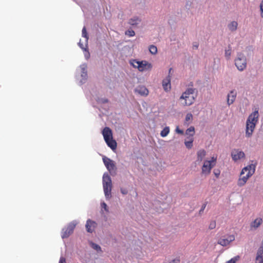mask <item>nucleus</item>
<instances>
[{"label":"nucleus","mask_w":263,"mask_h":263,"mask_svg":"<svg viewBox=\"0 0 263 263\" xmlns=\"http://www.w3.org/2000/svg\"><path fill=\"white\" fill-rule=\"evenodd\" d=\"M59 263H66V259L64 257H61Z\"/></svg>","instance_id":"nucleus-40"},{"label":"nucleus","mask_w":263,"mask_h":263,"mask_svg":"<svg viewBox=\"0 0 263 263\" xmlns=\"http://www.w3.org/2000/svg\"><path fill=\"white\" fill-rule=\"evenodd\" d=\"M103 186L105 196L106 198L111 197L112 182L110 177L108 174H104L103 176Z\"/></svg>","instance_id":"nucleus-5"},{"label":"nucleus","mask_w":263,"mask_h":263,"mask_svg":"<svg viewBox=\"0 0 263 263\" xmlns=\"http://www.w3.org/2000/svg\"><path fill=\"white\" fill-rule=\"evenodd\" d=\"M235 240V236L233 235H229L228 238H220L218 241V243L222 246L225 247L230 244L231 242Z\"/></svg>","instance_id":"nucleus-12"},{"label":"nucleus","mask_w":263,"mask_h":263,"mask_svg":"<svg viewBox=\"0 0 263 263\" xmlns=\"http://www.w3.org/2000/svg\"><path fill=\"white\" fill-rule=\"evenodd\" d=\"M260 16L263 17V0L260 4Z\"/></svg>","instance_id":"nucleus-35"},{"label":"nucleus","mask_w":263,"mask_h":263,"mask_svg":"<svg viewBox=\"0 0 263 263\" xmlns=\"http://www.w3.org/2000/svg\"><path fill=\"white\" fill-rule=\"evenodd\" d=\"M180 262V259L179 258H175L172 260H171L169 263H179Z\"/></svg>","instance_id":"nucleus-39"},{"label":"nucleus","mask_w":263,"mask_h":263,"mask_svg":"<svg viewBox=\"0 0 263 263\" xmlns=\"http://www.w3.org/2000/svg\"><path fill=\"white\" fill-rule=\"evenodd\" d=\"M83 73L82 74V77H84L86 75V73L84 71L85 69H83Z\"/></svg>","instance_id":"nucleus-41"},{"label":"nucleus","mask_w":263,"mask_h":263,"mask_svg":"<svg viewBox=\"0 0 263 263\" xmlns=\"http://www.w3.org/2000/svg\"><path fill=\"white\" fill-rule=\"evenodd\" d=\"M91 247L94 249L95 250L99 251H101V247L97 244L96 243H91Z\"/></svg>","instance_id":"nucleus-31"},{"label":"nucleus","mask_w":263,"mask_h":263,"mask_svg":"<svg viewBox=\"0 0 263 263\" xmlns=\"http://www.w3.org/2000/svg\"><path fill=\"white\" fill-rule=\"evenodd\" d=\"M239 256H236L232 258H231L230 260L228 261L226 263H236L237 261H238L239 259Z\"/></svg>","instance_id":"nucleus-29"},{"label":"nucleus","mask_w":263,"mask_h":263,"mask_svg":"<svg viewBox=\"0 0 263 263\" xmlns=\"http://www.w3.org/2000/svg\"><path fill=\"white\" fill-rule=\"evenodd\" d=\"M192 119H193V115L189 113L186 115L185 119V122H187L189 121H192Z\"/></svg>","instance_id":"nucleus-30"},{"label":"nucleus","mask_w":263,"mask_h":263,"mask_svg":"<svg viewBox=\"0 0 263 263\" xmlns=\"http://www.w3.org/2000/svg\"><path fill=\"white\" fill-rule=\"evenodd\" d=\"M131 64L140 71L149 70L152 68V64L146 61H138L134 60Z\"/></svg>","instance_id":"nucleus-8"},{"label":"nucleus","mask_w":263,"mask_h":263,"mask_svg":"<svg viewBox=\"0 0 263 263\" xmlns=\"http://www.w3.org/2000/svg\"><path fill=\"white\" fill-rule=\"evenodd\" d=\"M205 207V205H204L203 206H202L200 211H203Z\"/></svg>","instance_id":"nucleus-43"},{"label":"nucleus","mask_w":263,"mask_h":263,"mask_svg":"<svg viewBox=\"0 0 263 263\" xmlns=\"http://www.w3.org/2000/svg\"><path fill=\"white\" fill-rule=\"evenodd\" d=\"M162 86L165 91H168L171 89V77L168 76L162 82Z\"/></svg>","instance_id":"nucleus-15"},{"label":"nucleus","mask_w":263,"mask_h":263,"mask_svg":"<svg viewBox=\"0 0 263 263\" xmlns=\"http://www.w3.org/2000/svg\"><path fill=\"white\" fill-rule=\"evenodd\" d=\"M102 135L108 146L111 149L115 150L117 148V142L113 139L112 133L110 128L105 127L102 131Z\"/></svg>","instance_id":"nucleus-3"},{"label":"nucleus","mask_w":263,"mask_h":263,"mask_svg":"<svg viewBox=\"0 0 263 263\" xmlns=\"http://www.w3.org/2000/svg\"><path fill=\"white\" fill-rule=\"evenodd\" d=\"M256 263H263V258L261 259V260L256 261Z\"/></svg>","instance_id":"nucleus-42"},{"label":"nucleus","mask_w":263,"mask_h":263,"mask_svg":"<svg viewBox=\"0 0 263 263\" xmlns=\"http://www.w3.org/2000/svg\"><path fill=\"white\" fill-rule=\"evenodd\" d=\"M189 139V141H185L184 144L185 146L188 149H191L193 146V142L194 141V139L193 137H191V138H188Z\"/></svg>","instance_id":"nucleus-23"},{"label":"nucleus","mask_w":263,"mask_h":263,"mask_svg":"<svg viewBox=\"0 0 263 263\" xmlns=\"http://www.w3.org/2000/svg\"><path fill=\"white\" fill-rule=\"evenodd\" d=\"M120 190H121V192L123 195H126L128 193V191L126 189L121 188Z\"/></svg>","instance_id":"nucleus-37"},{"label":"nucleus","mask_w":263,"mask_h":263,"mask_svg":"<svg viewBox=\"0 0 263 263\" xmlns=\"http://www.w3.org/2000/svg\"><path fill=\"white\" fill-rule=\"evenodd\" d=\"M235 65L239 71H243L247 67V59L242 53H238L235 60Z\"/></svg>","instance_id":"nucleus-7"},{"label":"nucleus","mask_w":263,"mask_h":263,"mask_svg":"<svg viewBox=\"0 0 263 263\" xmlns=\"http://www.w3.org/2000/svg\"><path fill=\"white\" fill-rule=\"evenodd\" d=\"M262 222V219L261 218H257L251 222L250 227L251 228L257 229Z\"/></svg>","instance_id":"nucleus-17"},{"label":"nucleus","mask_w":263,"mask_h":263,"mask_svg":"<svg viewBox=\"0 0 263 263\" xmlns=\"http://www.w3.org/2000/svg\"><path fill=\"white\" fill-rule=\"evenodd\" d=\"M259 117L258 111L255 110L251 114L246 121V137L250 138L252 136L253 133L258 122Z\"/></svg>","instance_id":"nucleus-1"},{"label":"nucleus","mask_w":263,"mask_h":263,"mask_svg":"<svg viewBox=\"0 0 263 263\" xmlns=\"http://www.w3.org/2000/svg\"><path fill=\"white\" fill-rule=\"evenodd\" d=\"M77 222L76 221H73L69 223L68 226L63 228L62 232V238L63 239L68 238L73 232Z\"/></svg>","instance_id":"nucleus-9"},{"label":"nucleus","mask_w":263,"mask_h":263,"mask_svg":"<svg viewBox=\"0 0 263 263\" xmlns=\"http://www.w3.org/2000/svg\"><path fill=\"white\" fill-rule=\"evenodd\" d=\"M263 258V247L261 246L258 250L256 256V261L261 260Z\"/></svg>","instance_id":"nucleus-20"},{"label":"nucleus","mask_w":263,"mask_h":263,"mask_svg":"<svg viewBox=\"0 0 263 263\" xmlns=\"http://www.w3.org/2000/svg\"><path fill=\"white\" fill-rule=\"evenodd\" d=\"M140 22V20L137 17H135L134 18H132L129 20L128 23L132 26H135L138 24V23Z\"/></svg>","instance_id":"nucleus-21"},{"label":"nucleus","mask_w":263,"mask_h":263,"mask_svg":"<svg viewBox=\"0 0 263 263\" xmlns=\"http://www.w3.org/2000/svg\"><path fill=\"white\" fill-rule=\"evenodd\" d=\"M238 24L236 21L231 22L228 25L229 29L231 31H235L237 29Z\"/></svg>","instance_id":"nucleus-22"},{"label":"nucleus","mask_w":263,"mask_h":263,"mask_svg":"<svg viewBox=\"0 0 263 263\" xmlns=\"http://www.w3.org/2000/svg\"><path fill=\"white\" fill-rule=\"evenodd\" d=\"M97 223L90 219H88L85 225L86 230L89 233H92L97 227Z\"/></svg>","instance_id":"nucleus-13"},{"label":"nucleus","mask_w":263,"mask_h":263,"mask_svg":"<svg viewBox=\"0 0 263 263\" xmlns=\"http://www.w3.org/2000/svg\"><path fill=\"white\" fill-rule=\"evenodd\" d=\"M255 164H251L245 167L242 170L237 181V185L239 186H242L246 183L248 179L255 173Z\"/></svg>","instance_id":"nucleus-2"},{"label":"nucleus","mask_w":263,"mask_h":263,"mask_svg":"<svg viewBox=\"0 0 263 263\" xmlns=\"http://www.w3.org/2000/svg\"><path fill=\"white\" fill-rule=\"evenodd\" d=\"M195 47L197 48H198V45H195Z\"/></svg>","instance_id":"nucleus-45"},{"label":"nucleus","mask_w":263,"mask_h":263,"mask_svg":"<svg viewBox=\"0 0 263 263\" xmlns=\"http://www.w3.org/2000/svg\"><path fill=\"white\" fill-rule=\"evenodd\" d=\"M195 134V128L193 126H191L187 128L185 131V135L188 136L187 138H191Z\"/></svg>","instance_id":"nucleus-19"},{"label":"nucleus","mask_w":263,"mask_h":263,"mask_svg":"<svg viewBox=\"0 0 263 263\" xmlns=\"http://www.w3.org/2000/svg\"><path fill=\"white\" fill-rule=\"evenodd\" d=\"M136 91L141 96H146L148 95V90L144 86H139L136 89Z\"/></svg>","instance_id":"nucleus-16"},{"label":"nucleus","mask_w":263,"mask_h":263,"mask_svg":"<svg viewBox=\"0 0 263 263\" xmlns=\"http://www.w3.org/2000/svg\"><path fill=\"white\" fill-rule=\"evenodd\" d=\"M216 157H212L210 160L205 161L201 168V173L205 176L209 175L212 168L216 165Z\"/></svg>","instance_id":"nucleus-6"},{"label":"nucleus","mask_w":263,"mask_h":263,"mask_svg":"<svg viewBox=\"0 0 263 263\" xmlns=\"http://www.w3.org/2000/svg\"><path fill=\"white\" fill-rule=\"evenodd\" d=\"M170 133V128L168 126L165 127L160 133L162 137H166Z\"/></svg>","instance_id":"nucleus-24"},{"label":"nucleus","mask_w":263,"mask_h":263,"mask_svg":"<svg viewBox=\"0 0 263 263\" xmlns=\"http://www.w3.org/2000/svg\"><path fill=\"white\" fill-rule=\"evenodd\" d=\"M172 69V68H171L169 69V73H171Z\"/></svg>","instance_id":"nucleus-44"},{"label":"nucleus","mask_w":263,"mask_h":263,"mask_svg":"<svg viewBox=\"0 0 263 263\" xmlns=\"http://www.w3.org/2000/svg\"><path fill=\"white\" fill-rule=\"evenodd\" d=\"M176 132L178 134H181V135L183 134V131L181 129H180L178 126L176 128Z\"/></svg>","instance_id":"nucleus-38"},{"label":"nucleus","mask_w":263,"mask_h":263,"mask_svg":"<svg viewBox=\"0 0 263 263\" xmlns=\"http://www.w3.org/2000/svg\"><path fill=\"white\" fill-rule=\"evenodd\" d=\"M79 46H80V47L82 49H83V50H84L85 51H87V53H86L85 54V57H86L87 59L89 58V55H89V53L88 52V51L87 50H86V48H84V47H83V45H82V44H81L80 43H79Z\"/></svg>","instance_id":"nucleus-33"},{"label":"nucleus","mask_w":263,"mask_h":263,"mask_svg":"<svg viewBox=\"0 0 263 263\" xmlns=\"http://www.w3.org/2000/svg\"><path fill=\"white\" fill-rule=\"evenodd\" d=\"M231 156L233 160L236 161L241 158L245 157V153L241 151L238 149H234L231 153Z\"/></svg>","instance_id":"nucleus-11"},{"label":"nucleus","mask_w":263,"mask_h":263,"mask_svg":"<svg viewBox=\"0 0 263 263\" xmlns=\"http://www.w3.org/2000/svg\"><path fill=\"white\" fill-rule=\"evenodd\" d=\"M216 226V223L215 221H212L209 226V229L210 230H212L215 228Z\"/></svg>","instance_id":"nucleus-32"},{"label":"nucleus","mask_w":263,"mask_h":263,"mask_svg":"<svg viewBox=\"0 0 263 263\" xmlns=\"http://www.w3.org/2000/svg\"><path fill=\"white\" fill-rule=\"evenodd\" d=\"M125 35L128 36H134L135 34V31L133 30H128L125 32Z\"/></svg>","instance_id":"nucleus-28"},{"label":"nucleus","mask_w":263,"mask_h":263,"mask_svg":"<svg viewBox=\"0 0 263 263\" xmlns=\"http://www.w3.org/2000/svg\"><path fill=\"white\" fill-rule=\"evenodd\" d=\"M103 161L107 170L110 173H112V172H116L117 168L116 167L115 163L113 160L106 157V156H104L103 157Z\"/></svg>","instance_id":"nucleus-10"},{"label":"nucleus","mask_w":263,"mask_h":263,"mask_svg":"<svg viewBox=\"0 0 263 263\" xmlns=\"http://www.w3.org/2000/svg\"><path fill=\"white\" fill-rule=\"evenodd\" d=\"M213 173L217 178H219L220 174V171L219 169H215Z\"/></svg>","instance_id":"nucleus-34"},{"label":"nucleus","mask_w":263,"mask_h":263,"mask_svg":"<svg viewBox=\"0 0 263 263\" xmlns=\"http://www.w3.org/2000/svg\"><path fill=\"white\" fill-rule=\"evenodd\" d=\"M206 155V152L204 149H200L197 153V160L199 161H202Z\"/></svg>","instance_id":"nucleus-18"},{"label":"nucleus","mask_w":263,"mask_h":263,"mask_svg":"<svg viewBox=\"0 0 263 263\" xmlns=\"http://www.w3.org/2000/svg\"><path fill=\"white\" fill-rule=\"evenodd\" d=\"M195 89L189 88L182 93L180 99L184 100V103H183L184 105L190 106L193 104L195 99Z\"/></svg>","instance_id":"nucleus-4"},{"label":"nucleus","mask_w":263,"mask_h":263,"mask_svg":"<svg viewBox=\"0 0 263 263\" xmlns=\"http://www.w3.org/2000/svg\"><path fill=\"white\" fill-rule=\"evenodd\" d=\"M149 51L153 54H156L157 52V47L154 45H151L149 47Z\"/></svg>","instance_id":"nucleus-25"},{"label":"nucleus","mask_w":263,"mask_h":263,"mask_svg":"<svg viewBox=\"0 0 263 263\" xmlns=\"http://www.w3.org/2000/svg\"><path fill=\"white\" fill-rule=\"evenodd\" d=\"M237 92L235 90H231L227 96V103L229 105L233 103L236 97Z\"/></svg>","instance_id":"nucleus-14"},{"label":"nucleus","mask_w":263,"mask_h":263,"mask_svg":"<svg viewBox=\"0 0 263 263\" xmlns=\"http://www.w3.org/2000/svg\"><path fill=\"white\" fill-rule=\"evenodd\" d=\"M229 49L225 51V57L227 60H229L231 54V48L230 46L228 47Z\"/></svg>","instance_id":"nucleus-26"},{"label":"nucleus","mask_w":263,"mask_h":263,"mask_svg":"<svg viewBox=\"0 0 263 263\" xmlns=\"http://www.w3.org/2000/svg\"><path fill=\"white\" fill-rule=\"evenodd\" d=\"M101 207L102 208L104 209L105 211L107 212H108V209L107 208V204L105 202H103L101 203Z\"/></svg>","instance_id":"nucleus-36"},{"label":"nucleus","mask_w":263,"mask_h":263,"mask_svg":"<svg viewBox=\"0 0 263 263\" xmlns=\"http://www.w3.org/2000/svg\"><path fill=\"white\" fill-rule=\"evenodd\" d=\"M82 36L86 39V41H87L88 40V35L86 31L85 27H84L82 29Z\"/></svg>","instance_id":"nucleus-27"}]
</instances>
